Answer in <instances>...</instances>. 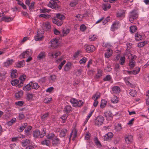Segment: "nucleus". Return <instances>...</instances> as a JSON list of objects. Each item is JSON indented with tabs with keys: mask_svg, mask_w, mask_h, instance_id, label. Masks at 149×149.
Instances as JSON below:
<instances>
[{
	"mask_svg": "<svg viewBox=\"0 0 149 149\" xmlns=\"http://www.w3.org/2000/svg\"><path fill=\"white\" fill-rule=\"evenodd\" d=\"M23 92L22 91H18L17 93H15V97L17 98H19L21 97L23 95Z\"/></svg>",
	"mask_w": 149,
	"mask_h": 149,
	"instance_id": "obj_42",
	"label": "nucleus"
},
{
	"mask_svg": "<svg viewBox=\"0 0 149 149\" xmlns=\"http://www.w3.org/2000/svg\"><path fill=\"white\" fill-rule=\"evenodd\" d=\"M65 18L64 16L59 13H58L56 14V16L54 17L53 18L56 19H59L63 21V20Z\"/></svg>",
	"mask_w": 149,
	"mask_h": 149,
	"instance_id": "obj_19",
	"label": "nucleus"
},
{
	"mask_svg": "<svg viewBox=\"0 0 149 149\" xmlns=\"http://www.w3.org/2000/svg\"><path fill=\"white\" fill-rule=\"evenodd\" d=\"M39 87V86L38 85V84L37 83H33L32 82V88L36 90H37L38 88Z\"/></svg>",
	"mask_w": 149,
	"mask_h": 149,
	"instance_id": "obj_45",
	"label": "nucleus"
},
{
	"mask_svg": "<svg viewBox=\"0 0 149 149\" xmlns=\"http://www.w3.org/2000/svg\"><path fill=\"white\" fill-rule=\"evenodd\" d=\"M19 81L17 79H15L13 80H12L11 82V84L13 86H16L18 87V85L19 83Z\"/></svg>",
	"mask_w": 149,
	"mask_h": 149,
	"instance_id": "obj_40",
	"label": "nucleus"
},
{
	"mask_svg": "<svg viewBox=\"0 0 149 149\" xmlns=\"http://www.w3.org/2000/svg\"><path fill=\"white\" fill-rule=\"evenodd\" d=\"M27 123H24L19 128L18 131L19 132H21L27 126Z\"/></svg>",
	"mask_w": 149,
	"mask_h": 149,
	"instance_id": "obj_32",
	"label": "nucleus"
},
{
	"mask_svg": "<svg viewBox=\"0 0 149 149\" xmlns=\"http://www.w3.org/2000/svg\"><path fill=\"white\" fill-rule=\"evenodd\" d=\"M115 129L117 132L121 131L122 129L121 125L120 124H118L117 125L115 126Z\"/></svg>",
	"mask_w": 149,
	"mask_h": 149,
	"instance_id": "obj_51",
	"label": "nucleus"
},
{
	"mask_svg": "<svg viewBox=\"0 0 149 149\" xmlns=\"http://www.w3.org/2000/svg\"><path fill=\"white\" fill-rule=\"evenodd\" d=\"M26 77L25 75H22L19 77L20 82L18 84V87L20 88L23 86L24 81L26 79Z\"/></svg>",
	"mask_w": 149,
	"mask_h": 149,
	"instance_id": "obj_12",
	"label": "nucleus"
},
{
	"mask_svg": "<svg viewBox=\"0 0 149 149\" xmlns=\"http://www.w3.org/2000/svg\"><path fill=\"white\" fill-rule=\"evenodd\" d=\"M13 62V59L8 60L4 63L3 65L7 67L11 65Z\"/></svg>",
	"mask_w": 149,
	"mask_h": 149,
	"instance_id": "obj_26",
	"label": "nucleus"
},
{
	"mask_svg": "<svg viewBox=\"0 0 149 149\" xmlns=\"http://www.w3.org/2000/svg\"><path fill=\"white\" fill-rule=\"evenodd\" d=\"M35 4V2H33L31 3V4H29V5H28L29 6V10L30 11H32L33 10V9L34 8V5Z\"/></svg>",
	"mask_w": 149,
	"mask_h": 149,
	"instance_id": "obj_50",
	"label": "nucleus"
},
{
	"mask_svg": "<svg viewBox=\"0 0 149 149\" xmlns=\"http://www.w3.org/2000/svg\"><path fill=\"white\" fill-rule=\"evenodd\" d=\"M67 131V130L65 129H63L60 132V136L61 137H64L65 136Z\"/></svg>",
	"mask_w": 149,
	"mask_h": 149,
	"instance_id": "obj_28",
	"label": "nucleus"
},
{
	"mask_svg": "<svg viewBox=\"0 0 149 149\" xmlns=\"http://www.w3.org/2000/svg\"><path fill=\"white\" fill-rule=\"evenodd\" d=\"M137 29V28L136 26H132L130 27V32L131 33L135 32Z\"/></svg>",
	"mask_w": 149,
	"mask_h": 149,
	"instance_id": "obj_39",
	"label": "nucleus"
},
{
	"mask_svg": "<svg viewBox=\"0 0 149 149\" xmlns=\"http://www.w3.org/2000/svg\"><path fill=\"white\" fill-rule=\"evenodd\" d=\"M97 36L95 35H91L89 36V39L91 41H94L97 39Z\"/></svg>",
	"mask_w": 149,
	"mask_h": 149,
	"instance_id": "obj_59",
	"label": "nucleus"
},
{
	"mask_svg": "<svg viewBox=\"0 0 149 149\" xmlns=\"http://www.w3.org/2000/svg\"><path fill=\"white\" fill-rule=\"evenodd\" d=\"M71 109L72 107L71 106L67 105L64 108V111L67 113H68L71 111Z\"/></svg>",
	"mask_w": 149,
	"mask_h": 149,
	"instance_id": "obj_38",
	"label": "nucleus"
},
{
	"mask_svg": "<svg viewBox=\"0 0 149 149\" xmlns=\"http://www.w3.org/2000/svg\"><path fill=\"white\" fill-rule=\"evenodd\" d=\"M120 91V88L118 86H114L112 88V93H118Z\"/></svg>",
	"mask_w": 149,
	"mask_h": 149,
	"instance_id": "obj_18",
	"label": "nucleus"
},
{
	"mask_svg": "<svg viewBox=\"0 0 149 149\" xmlns=\"http://www.w3.org/2000/svg\"><path fill=\"white\" fill-rule=\"evenodd\" d=\"M6 72L5 71H0V80L4 79L6 78Z\"/></svg>",
	"mask_w": 149,
	"mask_h": 149,
	"instance_id": "obj_20",
	"label": "nucleus"
},
{
	"mask_svg": "<svg viewBox=\"0 0 149 149\" xmlns=\"http://www.w3.org/2000/svg\"><path fill=\"white\" fill-rule=\"evenodd\" d=\"M52 144L53 146H56L58 143H60V140L58 138L55 137L54 139H52Z\"/></svg>",
	"mask_w": 149,
	"mask_h": 149,
	"instance_id": "obj_23",
	"label": "nucleus"
},
{
	"mask_svg": "<svg viewBox=\"0 0 149 149\" xmlns=\"http://www.w3.org/2000/svg\"><path fill=\"white\" fill-rule=\"evenodd\" d=\"M135 62L134 60H130L129 64L130 67V69H132L135 66Z\"/></svg>",
	"mask_w": 149,
	"mask_h": 149,
	"instance_id": "obj_25",
	"label": "nucleus"
},
{
	"mask_svg": "<svg viewBox=\"0 0 149 149\" xmlns=\"http://www.w3.org/2000/svg\"><path fill=\"white\" fill-rule=\"evenodd\" d=\"M32 54V52L31 49L26 50L25 51L22 53L19 56L23 58L26 57L28 56H30Z\"/></svg>",
	"mask_w": 149,
	"mask_h": 149,
	"instance_id": "obj_7",
	"label": "nucleus"
},
{
	"mask_svg": "<svg viewBox=\"0 0 149 149\" xmlns=\"http://www.w3.org/2000/svg\"><path fill=\"white\" fill-rule=\"evenodd\" d=\"M102 7L104 10L106 11L110 8L111 6L110 4L107 3L103 4Z\"/></svg>",
	"mask_w": 149,
	"mask_h": 149,
	"instance_id": "obj_30",
	"label": "nucleus"
},
{
	"mask_svg": "<svg viewBox=\"0 0 149 149\" xmlns=\"http://www.w3.org/2000/svg\"><path fill=\"white\" fill-rule=\"evenodd\" d=\"M24 137V136H19L17 137H14L12 138L11 141H17L18 140V139L19 138H23Z\"/></svg>",
	"mask_w": 149,
	"mask_h": 149,
	"instance_id": "obj_47",
	"label": "nucleus"
},
{
	"mask_svg": "<svg viewBox=\"0 0 149 149\" xmlns=\"http://www.w3.org/2000/svg\"><path fill=\"white\" fill-rule=\"evenodd\" d=\"M55 137V134L53 133L49 134L47 136V137L48 139H52V140Z\"/></svg>",
	"mask_w": 149,
	"mask_h": 149,
	"instance_id": "obj_43",
	"label": "nucleus"
},
{
	"mask_svg": "<svg viewBox=\"0 0 149 149\" xmlns=\"http://www.w3.org/2000/svg\"><path fill=\"white\" fill-rule=\"evenodd\" d=\"M51 46L54 48H56L58 46V41L56 39L52 40L51 41Z\"/></svg>",
	"mask_w": 149,
	"mask_h": 149,
	"instance_id": "obj_14",
	"label": "nucleus"
},
{
	"mask_svg": "<svg viewBox=\"0 0 149 149\" xmlns=\"http://www.w3.org/2000/svg\"><path fill=\"white\" fill-rule=\"evenodd\" d=\"M30 143L31 141L29 139H26L25 140H23L21 143L22 146L23 147H24L30 144Z\"/></svg>",
	"mask_w": 149,
	"mask_h": 149,
	"instance_id": "obj_22",
	"label": "nucleus"
},
{
	"mask_svg": "<svg viewBox=\"0 0 149 149\" xmlns=\"http://www.w3.org/2000/svg\"><path fill=\"white\" fill-rule=\"evenodd\" d=\"M49 11V10L45 8H43L42 9H40V13H48Z\"/></svg>",
	"mask_w": 149,
	"mask_h": 149,
	"instance_id": "obj_61",
	"label": "nucleus"
},
{
	"mask_svg": "<svg viewBox=\"0 0 149 149\" xmlns=\"http://www.w3.org/2000/svg\"><path fill=\"white\" fill-rule=\"evenodd\" d=\"M17 75V70H13L11 74V77L12 78H15Z\"/></svg>",
	"mask_w": 149,
	"mask_h": 149,
	"instance_id": "obj_37",
	"label": "nucleus"
},
{
	"mask_svg": "<svg viewBox=\"0 0 149 149\" xmlns=\"http://www.w3.org/2000/svg\"><path fill=\"white\" fill-rule=\"evenodd\" d=\"M10 147L11 149H19V148L15 144L10 145Z\"/></svg>",
	"mask_w": 149,
	"mask_h": 149,
	"instance_id": "obj_60",
	"label": "nucleus"
},
{
	"mask_svg": "<svg viewBox=\"0 0 149 149\" xmlns=\"http://www.w3.org/2000/svg\"><path fill=\"white\" fill-rule=\"evenodd\" d=\"M100 93H97L95 94H94L93 97L92 98L94 100V101L97 100L100 98Z\"/></svg>",
	"mask_w": 149,
	"mask_h": 149,
	"instance_id": "obj_33",
	"label": "nucleus"
},
{
	"mask_svg": "<svg viewBox=\"0 0 149 149\" xmlns=\"http://www.w3.org/2000/svg\"><path fill=\"white\" fill-rule=\"evenodd\" d=\"M104 120V118L102 116H99L96 118L95 120V124L97 126L102 125L103 123Z\"/></svg>",
	"mask_w": 149,
	"mask_h": 149,
	"instance_id": "obj_4",
	"label": "nucleus"
},
{
	"mask_svg": "<svg viewBox=\"0 0 149 149\" xmlns=\"http://www.w3.org/2000/svg\"><path fill=\"white\" fill-rule=\"evenodd\" d=\"M32 128V127L30 126H28V127L25 130V132L27 135L29 133L30 131L31 130Z\"/></svg>",
	"mask_w": 149,
	"mask_h": 149,
	"instance_id": "obj_62",
	"label": "nucleus"
},
{
	"mask_svg": "<svg viewBox=\"0 0 149 149\" xmlns=\"http://www.w3.org/2000/svg\"><path fill=\"white\" fill-rule=\"evenodd\" d=\"M113 136V134L111 132H109L106 134L104 137V141H109L111 140Z\"/></svg>",
	"mask_w": 149,
	"mask_h": 149,
	"instance_id": "obj_10",
	"label": "nucleus"
},
{
	"mask_svg": "<svg viewBox=\"0 0 149 149\" xmlns=\"http://www.w3.org/2000/svg\"><path fill=\"white\" fill-rule=\"evenodd\" d=\"M118 98L116 96H114L111 99V101L113 103H116L118 102Z\"/></svg>",
	"mask_w": 149,
	"mask_h": 149,
	"instance_id": "obj_48",
	"label": "nucleus"
},
{
	"mask_svg": "<svg viewBox=\"0 0 149 149\" xmlns=\"http://www.w3.org/2000/svg\"><path fill=\"white\" fill-rule=\"evenodd\" d=\"M32 82L31 81L29 84L24 86L23 88V90L26 91H30L31 88Z\"/></svg>",
	"mask_w": 149,
	"mask_h": 149,
	"instance_id": "obj_15",
	"label": "nucleus"
},
{
	"mask_svg": "<svg viewBox=\"0 0 149 149\" xmlns=\"http://www.w3.org/2000/svg\"><path fill=\"white\" fill-rule=\"evenodd\" d=\"M129 93L130 95L133 97H135L137 95V93L135 90H130Z\"/></svg>",
	"mask_w": 149,
	"mask_h": 149,
	"instance_id": "obj_35",
	"label": "nucleus"
},
{
	"mask_svg": "<svg viewBox=\"0 0 149 149\" xmlns=\"http://www.w3.org/2000/svg\"><path fill=\"white\" fill-rule=\"evenodd\" d=\"M53 22L58 26H61L63 23V21L54 18H52Z\"/></svg>",
	"mask_w": 149,
	"mask_h": 149,
	"instance_id": "obj_16",
	"label": "nucleus"
},
{
	"mask_svg": "<svg viewBox=\"0 0 149 149\" xmlns=\"http://www.w3.org/2000/svg\"><path fill=\"white\" fill-rule=\"evenodd\" d=\"M45 56V52H41L38 55V58L39 60L42 59Z\"/></svg>",
	"mask_w": 149,
	"mask_h": 149,
	"instance_id": "obj_41",
	"label": "nucleus"
},
{
	"mask_svg": "<svg viewBox=\"0 0 149 149\" xmlns=\"http://www.w3.org/2000/svg\"><path fill=\"white\" fill-rule=\"evenodd\" d=\"M25 61H22L18 62L16 65L17 67L18 68L22 67L25 65Z\"/></svg>",
	"mask_w": 149,
	"mask_h": 149,
	"instance_id": "obj_36",
	"label": "nucleus"
},
{
	"mask_svg": "<svg viewBox=\"0 0 149 149\" xmlns=\"http://www.w3.org/2000/svg\"><path fill=\"white\" fill-rule=\"evenodd\" d=\"M120 25V22L118 21H115L111 26V30L112 31H114L119 28Z\"/></svg>",
	"mask_w": 149,
	"mask_h": 149,
	"instance_id": "obj_5",
	"label": "nucleus"
},
{
	"mask_svg": "<svg viewBox=\"0 0 149 149\" xmlns=\"http://www.w3.org/2000/svg\"><path fill=\"white\" fill-rule=\"evenodd\" d=\"M94 141L96 145L100 146H101L100 141H98V139L97 137H95L94 138Z\"/></svg>",
	"mask_w": 149,
	"mask_h": 149,
	"instance_id": "obj_57",
	"label": "nucleus"
},
{
	"mask_svg": "<svg viewBox=\"0 0 149 149\" xmlns=\"http://www.w3.org/2000/svg\"><path fill=\"white\" fill-rule=\"evenodd\" d=\"M125 140L126 143L129 144L131 143L132 140V137L131 135H129L125 137Z\"/></svg>",
	"mask_w": 149,
	"mask_h": 149,
	"instance_id": "obj_24",
	"label": "nucleus"
},
{
	"mask_svg": "<svg viewBox=\"0 0 149 149\" xmlns=\"http://www.w3.org/2000/svg\"><path fill=\"white\" fill-rule=\"evenodd\" d=\"M49 141L47 140H45L44 141L41 142V143L42 145H46L47 146H49Z\"/></svg>",
	"mask_w": 149,
	"mask_h": 149,
	"instance_id": "obj_58",
	"label": "nucleus"
},
{
	"mask_svg": "<svg viewBox=\"0 0 149 149\" xmlns=\"http://www.w3.org/2000/svg\"><path fill=\"white\" fill-rule=\"evenodd\" d=\"M70 31V30L68 29H63V36H66L68 33Z\"/></svg>",
	"mask_w": 149,
	"mask_h": 149,
	"instance_id": "obj_63",
	"label": "nucleus"
},
{
	"mask_svg": "<svg viewBox=\"0 0 149 149\" xmlns=\"http://www.w3.org/2000/svg\"><path fill=\"white\" fill-rule=\"evenodd\" d=\"M44 31H40L38 30L37 32V34L35 37V39L36 41L41 40L42 39L43 36L42 34L44 33Z\"/></svg>",
	"mask_w": 149,
	"mask_h": 149,
	"instance_id": "obj_8",
	"label": "nucleus"
},
{
	"mask_svg": "<svg viewBox=\"0 0 149 149\" xmlns=\"http://www.w3.org/2000/svg\"><path fill=\"white\" fill-rule=\"evenodd\" d=\"M33 135L34 137L42 138L43 136V134H40V133L39 130H36L33 132Z\"/></svg>",
	"mask_w": 149,
	"mask_h": 149,
	"instance_id": "obj_13",
	"label": "nucleus"
},
{
	"mask_svg": "<svg viewBox=\"0 0 149 149\" xmlns=\"http://www.w3.org/2000/svg\"><path fill=\"white\" fill-rule=\"evenodd\" d=\"M87 60V59L86 58L83 57L79 61V63L81 64H84L86 62Z\"/></svg>",
	"mask_w": 149,
	"mask_h": 149,
	"instance_id": "obj_56",
	"label": "nucleus"
},
{
	"mask_svg": "<svg viewBox=\"0 0 149 149\" xmlns=\"http://www.w3.org/2000/svg\"><path fill=\"white\" fill-rule=\"evenodd\" d=\"M49 113L48 112L46 113L43 114L41 117V119L43 121H44L48 117Z\"/></svg>",
	"mask_w": 149,
	"mask_h": 149,
	"instance_id": "obj_46",
	"label": "nucleus"
},
{
	"mask_svg": "<svg viewBox=\"0 0 149 149\" xmlns=\"http://www.w3.org/2000/svg\"><path fill=\"white\" fill-rule=\"evenodd\" d=\"M70 102L72 104L73 107H80L81 106L84 102L82 100H80L79 101L75 98H72L70 100Z\"/></svg>",
	"mask_w": 149,
	"mask_h": 149,
	"instance_id": "obj_2",
	"label": "nucleus"
},
{
	"mask_svg": "<svg viewBox=\"0 0 149 149\" xmlns=\"http://www.w3.org/2000/svg\"><path fill=\"white\" fill-rule=\"evenodd\" d=\"M59 2V1L57 0L56 1L55 0H50L47 6L52 9H56L59 7V6L57 4Z\"/></svg>",
	"mask_w": 149,
	"mask_h": 149,
	"instance_id": "obj_3",
	"label": "nucleus"
},
{
	"mask_svg": "<svg viewBox=\"0 0 149 149\" xmlns=\"http://www.w3.org/2000/svg\"><path fill=\"white\" fill-rule=\"evenodd\" d=\"M111 79V77L110 75H107L103 79L104 81H110Z\"/></svg>",
	"mask_w": 149,
	"mask_h": 149,
	"instance_id": "obj_55",
	"label": "nucleus"
},
{
	"mask_svg": "<svg viewBox=\"0 0 149 149\" xmlns=\"http://www.w3.org/2000/svg\"><path fill=\"white\" fill-rule=\"evenodd\" d=\"M43 29L45 31H48L50 29L51 26L49 22H44L42 26Z\"/></svg>",
	"mask_w": 149,
	"mask_h": 149,
	"instance_id": "obj_11",
	"label": "nucleus"
},
{
	"mask_svg": "<svg viewBox=\"0 0 149 149\" xmlns=\"http://www.w3.org/2000/svg\"><path fill=\"white\" fill-rule=\"evenodd\" d=\"M56 79V77L54 75H51L49 77V80L51 82H53L55 81Z\"/></svg>",
	"mask_w": 149,
	"mask_h": 149,
	"instance_id": "obj_54",
	"label": "nucleus"
},
{
	"mask_svg": "<svg viewBox=\"0 0 149 149\" xmlns=\"http://www.w3.org/2000/svg\"><path fill=\"white\" fill-rule=\"evenodd\" d=\"M71 63L68 62L65 66L64 71H68L71 67Z\"/></svg>",
	"mask_w": 149,
	"mask_h": 149,
	"instance_id": "obj_31",
	"label": "nucleus"
},
{
	"mask_svg": "<svg viewBox=\"0 0 149 149\" xmlns=\"http://www.w3.org/2000/svg\"><path fill=\"white\" fill-rule=\"evenodd\" d=\"M125 58L124 56H121L120 59L119 63L121 65L124 64L125 62Z\"/></svg>",
	"mask_w": 149,
	"mask_h": 149,
	"instance_id": "obj_44",
	"label": "nucleus"
},
{
	"mask_svg": "<svg viewBox=\"0 0 149 149\" xmlns=\"http://www.w3.org/2000/svg\"><path fill=\"white\" fill-rule=\"evenodd\" d=\"M138 14L136 11L134 10L131 11L129 14V18L130 21L132 23L134 20L138 17Z\"/></svg>",
	"mask_w": 149,
	"mask_h": 149,
	"instance_id": "obj_1",
	"label": "nucleus"
},
{
	"mask_svg": "<svg viewBox=\"0 0 149 149\" xmlns=\"http://www.w3.org/2000/svg\"><path fill=\"white\" fill-rule=\"evenodd\" d=\"M84 48L88 53L93 52L95 49L94 46L93 45H86L84 46Z\"/></svg>",
	"mask_w": 149,
	"mask_h": 149,
	"instance_id": "obj_6",
	"label": "nucleus"
},
{
	"mask_svg": "<svg viewBox=\"0 0 149 149\" xmlns=\"http://www.w3.org/2000/svg\"><path fill=\"white\" fill-rule=\"evenodd\" d=\"M26 96L27 100H28L29 101H30L32 99L33 95L32 94H31L28 93L27 94Z\"/></svg>",
	"mask_w": 149,
	"mask_h": 149,
	"instance_id": "obj_52",
	"label": "nucleus"
},
{
	"mask_svg": "<svg viewBox=\"0 0 149 149\" xmlns=\"http://www.w3.org/2000/svg\"><path fill=\"white\" fill-rule=\"evenodd\" d=\"M135 39L137 41H139L142 39V35L138 33H135Z\"/></svg>",
	"mask_w": 149,
	"mask_h": 149,
	"instance_id": "obj_27",
	"label": "nucleus"
},
{
	"mask_svg": "<svg viewBox=\"0 0 149 149\" xmlns=\"http://www.w3.org/2000/svg\"><path fill=\"white\" fill-rule=\"evenodd\" d=\"M104 116L106 118L111 117L112 116V113L110 111H107L104 112Z\"/></svg>",
	"mask_w": 149,
	"mask_h": 149,
	"instance_id": "obj_29",
	"label": "nucleus"
},
{
	"mask_svg": "<svg viewBox=\"0 0 149 149\" xmlns=\"http://www.w3.org/2000/svg\"><path fill=\"white\" fill-rule=\"evenodd\" d=\"M15 118H13L11 119L10 121L7 123V125L9 126L11 125L14 123L16 120Z\"/></svg>",
	"mask_w": 149,
	"mask_h": 149,
	"instance_id": "obj_53",
	"label": "nucleus"
},
{
	"mask_svg": "<svg viewBox=\"0 0 149 149\" xmlns=\"http://www.w3.org/2000/svg\"><path fill=\"white\" fill-rule=\"evenodd\" d=\"M13 18L10 17L4 16L2 17L1 19V21H4L5 22H8L12 21Z\"/></svg>",
	"mask_w": 149,
	"mask_h": 149,
	"instance_id": "obj_17",
	"label": "nucleus"
},
{
	"mask_svg": "<svg viewBox=\"0 0 149 149\" xmlns=\"http://www.w3.org/2000/svg\"><path fill=\"white\" fill-rule=\"evenodd\" d=\"M78 3V0H74L70 3L69 5L71 7H74L76 6Z\"/></svg>",
	"mask_w": 149,
	"mask_h": 149,
	"instance_id": "obj_34",
	"label": "nucleus"
},
{
	"mask_svg": "<svg viewBox=\"0 0 149 149\" xmlns=\"http://www.w3.org/2000/svg\"><path fill=\"white\" fill-rule=\"evenodd\" d=\"M113 53L112 50L110 49H108L107 52L105 54V56L106 58H109L111 55Z\"/></svg>",
	"mask_w": 149,
	"mask_h": 149,
	"instance_id": "obj_21",
	"label": "nucleus"
},
{
	"mask_svg": "<svg viewBox=\"0 0 149 149\" xmlns=\"http://www.w3.org/2000/svg\"><path fill=\"white\" fill-rule=\"evenodd\" d=\"M107 102L104 100H102L100 105V107L101 108H103L106 106Z\"/></svg>",
	"mask_w": 149,
	"mask_h": 149,
	"instance_id": "obj_49",
	"label": "nucleus"
},
{
	"mask_svg": "<svg viewBox=\"0 0 149 149\" xmlns=\"http://www.w3.org/2000/svg\"><path fill=\"white\" fill-rule=\"evenodd\" d=\"M140 70V68H136L135 70L131 71H127V72L129 75H135L138 74Z\"/></svg>",
	"mask_w": 149,
	"mask_h": 149,
	"instance_id": "obj_9",
	"label": "nucleus"
},
{
	"mask_svg": "<svg viewBox=\"0 0 149 149\" xmlns=\"http://www.w3.org/2000/svg\"><path fill=\"white\" fill-rule=\"evenodd\" d=\"M82 71V70L81 69L77 70L75 72L76 75L77 76H79L81 74Z\"/></svg>",
	"mask_w": 149,
	"mask_h": 149,
	"instance_id": "obj_64",
	"label": "nucleus"
}]
</instances>
